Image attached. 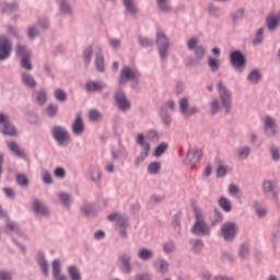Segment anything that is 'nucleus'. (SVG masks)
Returning a JSON list of instances; mask_svg holds the SVG:
<instances>
[{
    "label": "nucleus",
    "instance_id": "9d476101",
    "mask_svg": "<svg viewBox=\"0 0 280 280\" xmlns=\"http://www.w3.org/2000/svg\"><path fill=\"white\" fill-rule=\"evenodd\" d=\"M114 101L118 110H120L121 113H126V110H130V108H132V104L130 103V100H128L126 92L121 89H118L115 91Z\"/></svg>",
    "mask_w": 280,
    "mask_h": 280
},
{
    "label": "nucleus",
    "instance_id": "58836bf2",
    "mask_svg": "<svg viewBox=\"0 0 280 280\" xmlns=\"http://www.w3.org/2000/svg\"><path fill=\"white\" fill-rule=\"evenodd\" d=\"M189 244L192 246V252L197 254L202 253V249L205 248V243L200 238L189 241Z\"/></svg>",
    "mask_w": 280,
    "mask_h": 280
},
{
    "label": "nucleus",
    "instance_id": "dca6fc26",
    "mask_svg": "<svg viewBox=\"0 0 280 280\" xmlns=\"http://www.w3.org/2000/svg\"><path fill=\"white\" fill-rule=\"evenodd\" d=\"M58 8L62 16H73V14H75L73 5L69 0H58Z\"/></svg>",
    "mask_w": 280,
    "mask_h": 280
},
{
    "label": "nucleus",
    "instance_id": "69168bd1",
    "mask_svg": "<svg viewBox=\"0 0 280 280\" xmlns=\"http://www.w3.org/2000/svg\"><path fill=\"white\" fill-rule=\"evenodd\" d=\"M62 272V268L60 267V259H55L52 261V277H58Z\"/></svg>",
    "mask_w": 280,
    "mask_h": 280
},
{
    "label": "nucleus",
    "instance_id": "774afa93",
    "mask_svg": "<svg viewBox=\"0 0 280 280\" xmlns=\"http://www.w3.org/2000/svg\"><path fill=\"white\" fill-rule=\"evenodd\" d=\"M135 280H152V275L148 272L137 273Z\"/></svg>",
    "mask_w": 280,
    "mask_h": 280
},
{
    "label": "nucleus",
    "instance_id": "423d86ee",
    "mask_svg": "<svg viewBox=\"0 0 280 280\" xmlns=\"http://www.w3.org/2000/svg\"><path fill=\"white\" fill-rule=\"evenodd\" d=\"M217 89L219 91V96L222 107L224 108V113L225 115H229V113H231V106L233 104V95L229 91V88H226V85H224V82L222 81L218 82Z\"/></svg>",
    "mask_w": 280,
    "mask_h": 280
},
{
    "label": "nucleus",
    "instance_id": "c85d7f7f",
    "mask_svg": "<svg viewBox=\"0 0 280 280\" xmlns=\"http://www.w3.org/2000/svg\"><path fill=\"white\" fill-rule=\"evenodd\" d=\"M279 16L271 14L266 18V25L269 32H277V27H279Z\"/></svg>",
    "mask_w": 280,
    "mask_h": 280
},
{
    "label": "nucleus",
    "instance_id": "aec40b11",
    "mask_svg": "<svg viewBox=\"0 0 280 280\" xmlns=\"http://www.w3.org/2000/svg\"><path fill=\"white\" fill-rule=\"evenodd\" d=\"M95 67L100 73H104L106 71V66L104 63V55L102 54V48L100 46L96 47L95 50Z\"/></svg>",
    "mask_w": 280,
    "mask_h": 280
},
{
    "label": "nucleus",
    "instance_id": "680f3d73",
    "mask_svg": "<svg viewBox=\"0 0 280 280\" xmlns=\"http://www.w3.org/2000/svg\"><path fill=\"white\" fill-rule=\"evenodd\" d=\"M0 280H14V273L11 270L0 269Z\"/></svg>",
    "mask_w": 280,
    "mask_h": 280
},
{
    "label": "nucleus",
    "instance_id": "6e6552de",
    "mask_svg": "<svg viewBox=\"0 0 280 280\" xmlns=\"http://www.w3.org/2000/svg\"><path fill=\"white\" fill-rule=\"evenodd\" d=\"M155 43L158 45L160 58L165 62L170 56V37H167L163 32H158Z\"/></svg>",
    "mask_w": 280,
    "mask_h": 280
},
{
    "label": "nucleus",
    "instance_id": "ea45409f",
    "mask_svg": "<svg viewBox=\"0 0 280 280\" xmlns=\"http://www.w3.org/2000/svg\"><path fill=\"white\" fill-rule=\"evenodd\" d=\"M20 67L25 71H32L34 69V66H32V56L20 59Z\"/></svg>",
    "mask_w": 280,
    "mask_h": 280
},
{
    "label": "nucleus",
    "instance_id": "473e14b6",
    "mask_svg": "<svg viewBox=\"0 0 280 280\" xmlns=\"http://www.w3.org/2000/svg\"><path fill=\"white\" fill-rule=\"evenodd\" d=\"M160 117L162 119V122L166 126L170 127L172 126V116L167 112L165 107L160 108Z\"/></svg>",
    "mask_w": 280,
    "mask_h": 280
},
{
    "label": "nucleus",
    "instance_id": "4468645a",
    "mask_svg": "<svg viewBox=\"0 0 280 280\" xmlns=\"http://www.w3.org/2000/svg\"><path fill=\"white\" fill-rule=\"evenodd\" d=\"M12 56V40L7 36H0V61L8 60Z\"/></svg>",
    "mask_w": 280,
    "mask_h": 280
},
{
    "label": "nucleus",
    "instance_id": "37998d69",
    "mask_svg": "<svg viewBox=\"0 0 280 280\" xmlns=\"http://www.w3.org/2000/svg\"><path fill=\"white\" fill-rule=\"evenodd\" d=\"M54 97L57 100V102L65 104V102H67V92H65L62 89H56L54 91Z\"/></svg>",
    "mask_w": 280,
    "mask_h": 280
},
{
    "label": "nucleus",
    "instance_id": "a211bd4d",
    "mask_svg": "<svg viewBox=\"0 0 280 280\" xmlns=\"http://www.w3.org/2000/svg\"><path fill=\"white\" fill-rule=\"evenodd\" d=\"M107 84L102 81H88L85 83V91L88 93H100L106 89Z\"/></svg>",
    "mask_w": 280,
    "mask_h": 280
},
{
    "label": "nucleus",
    "instance_id": "6e6d98bb",
    "mask_svg": "<svg viewBox=\"0 0 280 280\" xmlns=\"http://www.w3.org/2000/svg\"><path fill=\"white\" fill-rule=\"evenodd\" d=\"M90 176L92 183H100L102 180V172L97 167L91 170Z\"/></svg>",
    "mask_w": 280,
    "mask_h": 280
},
{
    "label": "nucleus",
    "instance_id": "338daca9",
    "mask_svg": "<svg viewBox=\"0 0 280 280\" xmlns=\"http://www.w3.org/2000/svg\"><path fill=\"white\" fill-rule=\"evenodd\" d=\"M270 154H271L272 161H275L276 163L280 160V151H279V148H277V145L272 144L270 147Z\"/></svg>",
    "mask_w": 280,
    "mask_h": 280
},
{
    "label": "nucleus",
    "instance_id": "5701e85b",
    "mask_svg": "<svg viewBox=\"0 0 280 280\" xmlns=\"http://www.w3.org/2000/svg\"><path fill=\"white\" fill-rule=\"evenodd\" d=\"M36 261L45 277H49V264L47 262V259L45 258V254L43 252H39L37 254Z\"/></svg>",
    "mask_w": 280,
    "mask_h": 280
},
{
    "label": "nucleus",
    "instance_id": "052dcab7",
    "mask_svg": "<svg viewBox=\"0 0 280 280\" xmlns=\"http://www.w3.org/2000/svg\"><path fill=\"white\" fill-rule=\"evenodd\" d=\"M167 270H170V262H167L165 259H161L158 272L161 275H167Z\"/></svg>",
    "mask_w": 280,
    "mask_h": 280
},
{
    "label": "nucleus",
    "instance_id": "bf43d9fd",
    "mask_svg": "<svg viewBox=\"0 0 280 280\" xmlns=\"http://www.w3.org/2000/svg\"><path fill=\"white\" fill-rule=\"evenodd\" d=\"M163 250L166 253V255H170V253H174L176 250V243L174 241H168L163 244Z\"/></svg>",
    "mask_w": 280,
    "mask_h": 280
},
{
    "label": "nucleus",
    "instance_id": "13d9d810",
    "mask_svg": "<svg viewBox=\"0 0 280 280\" xmlns=\"http://www.w3.org/2000/svg\"><path fill=\"white\" fill-rule=\"evenodd\" d=\"M264 43V27L257 30L253 45H261Z\"/></svg>",
    "mask_w": 280,
    "mask_h": 280
},
{
    "label": "nucleus",
    "instance_id": "f257e3e1",
    "mask_svg": "<svg viewBox=\"0 0 280 280\" xmlns=\"http://www.w3.org/2000/svg\"><path fill=\"white\" fill-rule=\"evenodd\" d=\"M192 213L195 222L190 229V233H192V235H197V237H209V235H211V226L207 224L205 210L199 207H194Z\"/></svg>",
    "mask_w": 280,
    "mask_h": 280
},
{
    "label": "nucleus",
    "instance_id": "a18cd8bd",
    "mask_svg": "<svg viewBox=\"0 0 280 280\" xmlns=\"http://www.w3.org/2000/svg\"><path fill=\"white\" fill-rule=\"evenodd\" d=\"M250 156V147L244 145L238 148V159L241 161H246Z\"/></svg>",
    "mask_w": 280,
    "mask_h": 280
},
{
    "label": "nucleus",
    "instance_id": "603ef678",
    "mask_svg": "<svg viewBox=\"0 0 280 280\" xmlns=\"http://www.w3.org/2000/svg\"><path fill=\"white\" fill-rule=\"evenodd\" d=\"M179 110L182 115H185L187 110H189V98H187V96L179 100Z\"/></svg>",
    "mask_w": 280,
    "mask_h": 280
},
{
    "label": "nucleus",
    "instance_id": "393cba45",
    "mask_svg": "<svg viewBox=\"0 0 280 280\" xmlns=\"http://www.w3.org/2000/svg\"><path fill=\"white\" fill-rule=\"evenodd\" d=\"M21 80L22 83L27 86V89H36L38 85L34 75H32L30 72H22Z\"/></svg>",
    "mask_w": 280,
    "mask_h": 280
},
{
    "label": "nucleus",
    "instance_id": "72a5a7b5",
    "mask_svg": "<svg viewBox=\"0 0 280 280\" xmlns=\"http://www.w3.org/2000/svg\"><path fill=\"white\" fill-rule=\"evenodd\" d=\"M82 58H83V62H84L85 67H89V65H91V60L93 58V46H88L84 48Z\"/></svg>",
    "mask_w": 280,
    "mask_h": 280
},
{
    "label": "nucleus",
    "instance_id": "de8ad7c7",
    "mask_svg": "<svg viewBox=\"0 0 280 280\" xmlns=\"http://www.w3.org/2000/svg\"><path fill=\"white\" fill-rule=\"evenodd\" d=\"M208 67L210 68V71H212V73L220 71V60L209 57Z\"/></svg>",
    "mask_w": 280,
    "mask_h": 280
},
{
    "label": "nucleus",
    "instance_id": "a19ab883",
    "mask_svg": "<svg viewBox=\"0 0 280 280\" xmlns=\"http://www.w3.org/2000/svg\"><path fill=\"white\" fill-rule=\"evenodd\" d=\"M58 198L61 201V205H63V207H66L67 209L71 207V195H69L68 192L61 191L58 194Z\"/></svg>",
    "mask_w": 280,
    "mask_h": 280
},
{
    "label": "nucleus",
    "instance_id": "bb28decb",
    "mask_svg": "<svg viewBox=\"0 0 280 280\" xmlns=\"http://www.w3.org/2000/svg\"><path fill=\"white\" fill-rule=\"evenodd\" d=\"M15 56L19 58V60H21L32 56V50L27 49V46L19 43L15 45Z\"/></svg>",
    "mask_w": 280,
    "mask_h": 280
},
{
    "label": "nucleus",
    "instance_id": "8fccbe9b",
    "mask_svg": "<svg viewBox=\"0 0 280 280\" xmlns=\"http://www.w3.org/2000/svg\"><path fill=\"white\" fill-rule=\"evenodd\" d=\"M172 226H173L175 233H177V235H182V232H180V213H176L173 217Z\"/></svg>",
    "mask_w": 280,
    "mask_h": 280
},
{
    "label": "nucleus",
    "instance_id": "f3484780",
    "mask_svg": "<svg viewBox=\"0 0 280 280\" xmlns=\"http://www.w3.org/2000/svg\"><path fill=\"white\" fill-rule=\"evenodd\" d=\"M230 19L232 21V25H240L242 21L246 19V9L238 8L230 13Z\"/></svg>",
    "mask_w": 280,
    "mask_h": 280
},
{
    "label": "nucleus",
    "instance_id": "b1692460",
    "mask_svg": "<svg viewBox=\"0 0 280 280\" xmlns=\"http://www.w3.org/2000/svg\"><path fill=\"white\" fill-rule=\"evenodd\" d=\"M0 11L2 14H14L19 12V3L16 2H2L0 3Z\"/></svg>",
    "mask_w": 280,
    "mask_h": 280
},
{
    "label": "nucleus",
    "instance_id": "4c0bfd02",
    "mask_svg": "<svg viewBox=\"0 0 280 280\" xmlns=\"http://www.w3.org/2000/svg\"><path fill=\"white\" fill-rule=\"evenodd\" d=\"M81 213L83 215H95V206L89 202L83 203L81 206Z\"/></svg>",
    "mask_w": 280,
    "mask_h": 280
},
{
    "label": "nucleus",
    "instance_id": "9b49d317",
    "mask_svg": "<svg viewBox=\"0 0 280 280\" xmlns=\"http://www.w3.org/2000/svg\"><path fill=\"white\" fill-rule=\"evenodd\" d=\"M246 56H244V52L242 50H233L230 54V65L238 71V73H242L244 69H246Z\"/></svg>",
    "mask_w": 280,
    "mask_h": 280
},
{
    "label": "nucleus",
    "instance_id": "39448f33",
    "mask_svg": "<svg viewBox=\"0 0 280 280\" xmlns=\"http://www.w3.org/2000/svg\"><path fill=\"white\" fill-rule=\"evenodd\" d=\"M136 143H137V145H140V148L142 150L140 152V154L138 155V158H136V161H135L136 167H139V165H141V163H143V161H145V159H148V156H150V152L152 150V144H150V142H148L145 140V135H143V133L137 135Z\"/></svg>",
    "mask_w": 280,
    "mask_h": 280
},
{
    "label": "nucleus",
    "instance_id": "f03ea898",
    "mask_svg": "<svg viewBox=\"0 0 280 280\" xmlns=\"http://www.w3.org/2000/svg\"><path fill=\"white\" fill-rule=\"evenodd\" d=\"M261 191L262 196L267 200H271L277 205V207H280V189L277 184V180L275 179H264L261 182Z\"/></svg>",
    "mask_w": 280,
    "mask_h": 280
},
{
    "label": "nucleus",
    "instance_id": "7c9ffc66",
    "mask_svg": "<svg viewBox=\"0 0 280 280\" xmlns=\"http://www.w3.org/2000/svg\"><path fill=\"white\" fill-rule=\"evenodd\" d=\"M218 205L225 213H231L233 211V206L226 197H220L218 200Z\"/></svg>",
    "mask_w": 280,
    "mask_h": 280
},
{
    "label": "nucleus",
    "instance_id": "20e7f679",
    "mask_svg": "<svg viewBox=\"0 0 280 280\" xmlns=\"http://www.w3.org/2000/svg\"><path fill=\"white\" fill-rule=\"evenodd\" d=\"M52 139L57 142L59 148H67L71 143V135L67 128L62 126H55L50 130Z\"/></svg>",
    "mask_w": 280,
    "mask_h": 280
},
{
    "label": "nucleus",
    "instance_id": "0eeeda50",
    "mask_svg": "<svg viewBox=\"0 0 280 280\" xmlns=\"http://www.w3.org/2000/svg\"><path fill=\"white\" fill-rule=\"evenodd\" d=\"M186 45L188 51L192 52L194 58L201 62L205 60V56H207V48L200 45V39H198V37L187 39Z\"/></svg>",
    "mask_w": 280,
    "mask_h": 280
},
{
    "label": "nucleus",
    "instance_id": "4be33fe9",
    "mask_svg": "<svg viewBox=\"0 0 280 280\" xmlns=\"http://www.w3.org/2000/svg\"><path fill=\"white\" fill-rule=\"evenodd\" d=\"M10 152L14 154V156H18V159H26L27 155L25 154V151L22 150V148L16 143L15 141H10L7 143Z\"/></svg>",
    "mask_w": 280,
    "mask_h": 280
},
{
    "label": "nucleus",
    "instance_id": "412c9836",
    "mask_svg": "<svg viewBox=\"0 0 280 280\" xmlns=\"http://www.w3.org/2000/svg\"><path fill=\"white\" fill-rule=\"evenodd\" d=\"M137 257L140 261H152L154 259V250L148 247H141L137 252Z\"/></svg>",
    "mask_w": 280,
    "mask_h": 280
},
{
    "label": "nucleus",
    "instance_id": "1a4fd4ad",
    "mask_svg": "<svg viewBox=\"0 0 280 280\" xmlns=\"http://www.w3.org/2000/svg\"><path fill=\"white\" fill-rule=\"evenodd\" d=\"M262 128L266 137L269 139H275L279 135V126L277 125V119L270 115H266L262 118Z\"/></svg>",
    "mask_w": 280,
    "mask_h": 280
},
{
    "label": "nucleus",
    "instance_id": "c9c22d12",
    "mask_svg": "<svg viewBox=\"0 0 280 280\" xmlns=\"http://www.w3.org/2000/svg\"><path fill=\"white\" fill-rule=\"evenodd\" d=\"M248 255H250V245L248 243L241 244L238 248L241 259H247Z\"/></svg>",
    "mask_w": 280,
    "mask_h": 280
},
{
    "label": "nucleus",
    "instance_id": "e433bc0d",
    "mask_svg": "<svg viewBox=\"0 0 280 280\" xmlns=\"http://www.w3.org/2000/svg\"><path fill=\"white\" fill-rule=\"evenodd\" d=\"M68 275L71 280H82V273L80 272V269L73 265L68 267Z\"/></svg>",
    "mask_w": 280,
    "mask_h": 280
},
{
    "label": "nucleus",
    "instance_id": "4d7b16f0",
    "mask_svg": "<svg viewBox=\"0 0 280 280\" xmlns=\"http://www.w3.org/2000/svg\"><path fill=\"white\" fill-rule=\"evenodd\" d=\"M228 191H229L230 196H233L234 198H238L240 194H242V190L235 184H230L228 187Z\"/></svg>",
    "mask_w": 280,
    "mask_h": 280
},
{
    "label": "nucleus",
    "instance_id": "2f4dec72",
    "mask_svg": "<svg viewBox=\"0 0 280 280\" xmlns=\"http://www.w3.org/2000/svg\"><path fill=\"white\" fill-rule=\"evenodd\" d=\"M247 80L250 84H259L261 81V72L259 69L252 70L247 75Z\"/></svg>",
    "mask_w": 280,
    "mask_h": 280
},
{
    "label": "nucleus",
    "instance_id": "09e8293b",
    "mask_svg": "<svg viewBox=\"0 0 280 280\" xmlns=\"http://www.w3.org/2000/svg\"><path fill=\"white\" fill-rule=\"evenodd\" d=\"M222 105L220 104V101L218 98H213L210 103L211 115H218V113H220Z\"/></svg>",
    "mask_w": 280,
    "mask_h": 280
},
{
    "label": "nucleus",
    "instance_id": "5fc2aeb1",
    "mask_svg": "<svg viewBox=\"0 0 280 280\" xmlns=\"http://www.w3.org/2000/svg\"><path fill=\"white\" fill-rule=\"evenodd\" d=\"M122 3L130 14H137V7L135 5V0H122Z\"/></svg>",
    "mask_w": 280,
    "mask_h": 280
},
{
    "label": "nucleus",
    "instance_id": "7ed1b4c3",
    "mask_svg": "<svg viewBox=\"0 0 280 280\" xmlns=\"http://www.w3.org/2000/svg\"><path fill=\"white\" fill-rule=\"evenodd\" d=\"M141 78V73L137 70H132L130 67L126 66L120 70V75L118 79V84L124 86V84H128V82H133L132 89H137L139 86V79Z\"/></svg>",
    "mask_w": 280,
    "mask_h": 280
},
{
    "label": "nucleus",
    "instance_id": "79ce46f5",
    "mask_svg": "<svg viewBox=\"0 0 280 280\" xmlns=\"http://www.w3.org/2000/svg\"><path fill=\"white\" fill-rule=\"evenodd\" d=\"M223 221H224V215L222 214V211H220V209L215 208L214 217L211 221V226H218V224H222Z\"/></svg>",
    "mask_w": 280,
    "mask_h": 280
},
{
    "label": "nucleus",
    "instance_id": "c03bdc74",
    "mask_svg": "<svg viewBox=\"0 0 280 280\" xmlns=\"http://www.w3.org/2000/svg\"><path fill=\"white\" fill-rule=\"evenodd\" d=\"M156 3L161 12H164V14L172 12V7L170 5L168 0H156Z\"/></svg>",
    "mask_w": 280,
    "mask_h": 280
},
{
    "label": "nucleus",
    "instance_id": "c756f323",
    "mask_svg": "<svg viewBox=\"0 0 280 280\" xmlns=\"http://www.w3.org/2000/svg\"><path fill=\"white\" fill-rule=\"evenodd\" d=\"M0 132H2L5 137H15L16 127L12 125V121L8 120V122H5L4 126L0 128Z\"/></svg>",
    "mask_w": 280,
    "mask_h": 280
},
{
    "label": "nucleus",
    "instance_id": "e2e57ef3",
    "mask_svg": "<svg viewBox=\"0 0 280 280\" xmlns=\"http://www.w3.org/2000/svg\"><path fill=\"white\" fill-rule=\"evenodd\" d=\"M45 110L49 117H56V115H58V105L49 104Z\"/></svg>",
    "mask_w": 280,
    "mask_h": 280
},
{
    "label": "nucleus",
    "instance_id": "a878e982",
    "mask_svg": "<svg viewBox=\"0 0 280 280\" xmlns=\"http://www.w3.org/2000/svg\"><path fill=\"white\" fill-rule=\"evenodd\" d=\"M72 132L73 135L80 136L84 132V120L82 119V115L78 114L73 124H72Z\"/></svg>",
    "mask_w": 280,
    "mask_h": 280
},
{
    "label": "nucleus",
    "instance_id": "f704fd0d",
    "mask_svg": "<svg viewBox=\"0 0 280 280\" xmlns=\"http://www.w3.org/2000/svg\"><path fill=\"white\" fill-rule=\"evenodd\" d=\"M170 149V144L167 142H161L155 150L153 151V156H155L156 159L161 158L162 154H164L165 152H167V150Z\"/></svg>",
    "mask_w": 280,
    "mask_h": 280
},
{
    "label": "nucleus",
    "instance_id": "ddd939ff",
    "mask_svg": "<svg viewBox=\"0 0 280 280\" xmlns=\"http://www.w3.org/2000/svg\"><path fill=\"white\" fill-rule=\"evenodd\" d=\"M237 223L235 222H225L221 226V234L225 242H233L235 240V235H237Z\"/></svg>",
    "mask_w": 280,
    "mask_h": 280
},
{
    "label": "nucleus",
    "instance_id": "6ab92c4d",
    "mask_svg": "<svg viewBox=\"0 0 280 280\" xmlns=\"http://www.w3.org/2000/svg\"><path fill=\"white\" fill-rule=\"evenodd\" d=\"M5 228L8 231H13V233L21 237V240L27 241V234H24L23 230H21V226H19V223L11 221L10 218L7 219Z\"/></svg>",
    "mask_w": 280,
    "mask_h": 280
},
{
    "label": "nucleus",
    "instance_id": "f8f14e48",
    "mask_svg": "<svg viewBox=\"0 0 280 280\" xmlns=\"http://www.w3.org/2000/svg\"><path fill=\"white\" fill-rule=\"evenodd\" d=\"M119 270L122 275H132L135 267L132 266V256L122 253L118 256Z\"/></svg>",
    "mask_w": 280,
    "mask_h": 280
},
{
    "label": "nucleus",
    "instance_id": "0e129e2a",
    "mask_svg": "<svg viewBox=\"0 0 280 280\" xmlns=\"http://www.w3.org/2000/svg\"><path fill=\"white\" fill-rule=\"evenodd\" d=\"M138 43L142 47H152V45H154V40L148 37H142V36L138 37Z\"/></svg>",
    "mask_w": 280,
    "mask_h": 280
},
{
    "label": "nucleus",
    "instance_id": "49530a36",
    "mask_svg": "<svg viewBox=\"0 0 280 280\" xmlns=\"http://www.w3.org/2000/svg\"><path fill=\"white\" fill-rule=\"evenodd\" d=\"M161 172V162H151L148 166V174L156 176Z\"/></svg>",
    "mask_w": 280,
    "mask_h": 280
},
{
    "label": "nucleus",
    "instance_id": "2eb2a0df",
    "mask_svg": "<svg viewBox=\"0 0 280 280\" xmlns=\"http://www.w3.org/2000/svg\"><path fill=\"white\" fill-rule=\"evenodd\" d=\"M32 210L36 215H42L43 218H49L51 215V211L49 207L45 205V202L40 201L39 199H34L32 202Z\"/></svg>",
    "mask_w": 280,
    "mask_h": 280
},
{
    "label": "nucleus",
    "instance_id": "3c124183",
    "mask_svg": "<svg viewBox=\"0 0 280 280\" xmlns=\"http://www.w3.org/2000/svg\"><path fill=\"white\" fill-rule=\"evenodd\" d=\"M15 180L20 187H30V178L25 174H18Z\"/></svg>",
    "mask_w": 280,
    "mask_h": 280
},
{
    "label": "nucleus",
    "instance_id": "864d4df0",
    "mask_svg": "<svg viewBox=\"0 0 280 280\" xmlns=\"http://www.w3.org/2000/svg\"><path fill=\"white\" fill-rule=\"evenodd\" d=\"M208 13L212 19H220L222 16V13H220V8L215 7L214 4L208 5Z\"/></svg>",
    "mask_w": 280,
    "mask_h": 280
},
{
    "label": "nucleus",
    "instance_id": "cd10ccee",
    "mask_svg": "<svg viewBox=\"0 0 280 280\" xmlns=\"http://www.w3.org/2000/svg\"><path fill=\"white\" fill-rule=\"evenodd\" d=\"M33 97L38 106H45L47 104V91L45 89L37 90Z\"/></svg>",
    "mask_w": 280,
    "mask_h": 280
}]
</instances>
